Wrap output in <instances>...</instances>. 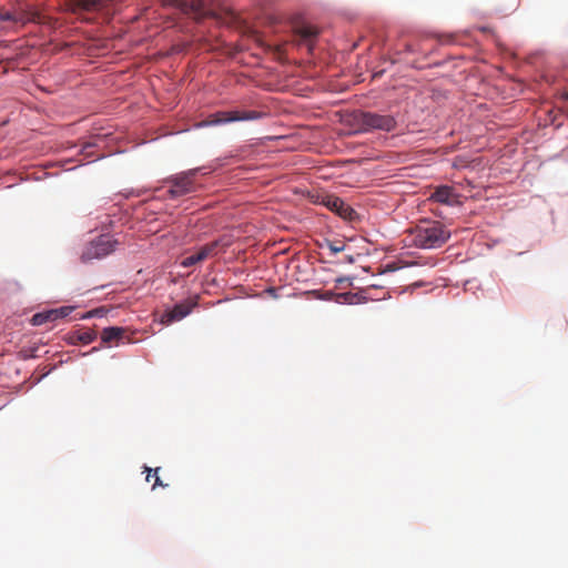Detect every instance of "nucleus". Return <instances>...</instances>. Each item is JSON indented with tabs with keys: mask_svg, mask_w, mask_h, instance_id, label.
I'll return each instance as SVG.
<instances>
[{
	"mask_svg": "<svg viewBox=\"0 0 568 568\" xmlns=\"http://www.w3.org/2000/svg\"><path fill=\"white\" fill-rule=\"evenodd\" d=\"M450 237V232L437 221H424L409 232V244L418 248H437Z\"/></svg>",
	"mask_w": 568,
	"mask_h": 568,
	"instance_id": "f257e3e1",
	"label": "nucleus"
},
{
	"mask_svg": "<svg viewBox=\"0 0 568 568\" xmlns=\"http://www.w3.org/2000/svg\"><path fill=\"white\" fill-rule=\"evenodd\" d=\"M358 131L371 132L374 130L390 132L395 130L397 122L394 116L374 112H358L354 115Z\"/></svg>",
	"mask_w": 568,
	"mask_h": 568,
	"instance_id": "f03ea898",
	"label": "nucleus"
},
{
	"mask_svg": "<svg viewBox=\"0 0 568 568\" xmlns=\"http://www.w3.org/2000/svg\"><path fill=\"white\" fill-rule=\"evenodd\" d=\"M263 116L258 111H220L209 115L204 121L200 122L197 126H210L217 124H225L234 121H252Z\"/></svg>",
	"mask_w": 568,
	"mask_h": 568,
	"instance_id": "7ed1b4c3",
	"label": "nucleus"
},
{
	"mask_svg": "<svg viewBox=\"0 0 568 568\" xmlns=\"http://www.w3.org/2000/svg\"><path fill=\"white\" fill-rule=\"evenodd\" d=\"M116 241L109 235H101L97 240L91 241L81 253V261L87 263L94 258H102L115 248Z\"/></svg>",
	"mask_w": 568,
	"mask_h": 568,
	"instance_id": "20e7f679",
	"label": "nucleus"
},
{
	"mask_svg": "<svg viewBox=\"0 0 568 568\" xmlns=\"http://www.w3.org/2000/svg\"><path fill=\"white\" fill-rule=\"evenodd\" d=\"M212 2L214 0H211ZM164 6H172L180 9L183 13L192 16L195 20H201L213 14L207 7V0H162Z\"/></svg>",
	"mask_w": 568,
	"mask_h": 568,
	"instance_id": "39448f33",
	"label": "nucleus"
},
{
	"mask_svg": "<svg viewBox=\"0 0 568 568\" xmlns=\"http://www.w3.org/2000/svg\"><path fill=\"white\" fill-rule=\"evenodd\" d=\"M196 169L189 170L168 179V183L171 184L169 190L170 195L172 197H179L194 192L195 186L193 179L196 174Z\"/></svg>",
	"mask_w": 568,
	"mask_h": 568,
	"instance_id": "423d86ee",
	"label": "nucleus"
},
{
	"mask_svg": "<svg viewBox=\"0 0 568 568\" xmlns=\"http://www.w3.org/2000/svg\"><path fill=\"white\" fill-rule=\"evenodd\" d=\"M196 298L197 297L185 300L184 302L174 305L173 308L165 311L161 316V323L169 325L187 316L197 305Z\"/></svg>",
	"mask_w": 568,
	"mask_h": 568,
	"instance_id": "0eeeda50",
	"label": "nucleus"
},
{
	"mask_svg": "<svg viewBox=\"0 0 568 568\" xmlns=\"http://www.w3.org/2000/svg\"><path fill=\"white\" fill-rule=\"evenodd\" d=\"M321 203L332 212H335L337 215L346 220H352L356 214L355 211L341 197L332 194L323 195Z\"/></svg>",
	"mask_w": 568,
	"mask_h": 568,
	"instance_id": "6e6552de",
	"label": "nucleus"
},
{
	"mask_svg": "<svg viewBox=\"0 0 568 568\" xmlns=\"http://www.w3.org/2000/svg\"><path fill=\"white\" fill-rule=\"evenodd\" d=\"M72 310L73 308L70 306H62L59 308L36 313L31 318V324L34 326H40L45 323L55 322L57 320L64 318L70 315Z\"/></svg>",
	"mask_w": 568,
	"mask_h": 568,
	"instance_id": "1a4fd4ad",
	"label": "nucleus"
},
{
	"mask_svg": "<svg viewBox=\"0 0 568 568\" xmlns=\"http://www.w3.org/2000/svg\"><path fill=\"white\" fill-rule=\"evenodd\" d=\"M0 20L2 21H13L16 23H27V22H42L41 16L37 11H28V10H18L14 12L6 11L0 9Z\"/></svg>",
	"mask_w": 568,
	"mask_h": 568,
	"instance_id": "9d476101",
	"label": "nucleus"
},
{
	"mask_svg": "<svg viewBox=\"0 0 568 568\" xmlns=\"http://www.w3.org/2000/svg\"><path fill=\"white\" fill-rule=\"evenodd\" d=\"M112 0H69V7L73 12L101 11L108 9Z\"/></svg>",
	"mask_w": 568,
	"mask_h": 568,
	"instance_id": "9b49d317",
	"label": "nucleus"
},
{
	"mask_svg": "<svg viewBox=\"0 0 568 568\" xmlns=\"http://www.w3.org/2000/svg\"><path fill=\"white\" fill-rule=\"evenodd\" d=\"M429 201H434L437 203L453 205L456 202V194L454 189L448 185H440L435 189V191L429 196Z\"/></svg>",
	"mask_w": 568,
	"mask_h": 568,
	"instance_id": "f8f14e48",
	"label": "nucleus"
},
{
	"mask_svg": "<svg viewBox=\"0 0 568 568\" xmlns=\"http://www.w3.org/2000/svg\"><path fill=\"white\" fill-rule=\"evenodd\" d=\"M292 28L294 34L306 43H311V41L314 40L318 34V30L307 23H293Z\"/></svg>",
	"mask_w": 568,
	"mask_h": 568,
	"instance_id": "ddd939ff",
	"label": "nucleus"
},
{
	"mask_svg": "<svg viewBox=\"0 0 568 568\" xmlns=\"http://www.w3.org/2000/svg\"><path fill=\"white\" fill-rule=\"evenodd\" d=\"M126 334V329L124 327L110 326L102 331L101 341L105 345H111V343L121 342Z\"/></svg>",
	"mask_w": 568,
	"mask_h": 568,
	"instance_id": "4468645a",
	"label": "nucleus"
},
{
	"mask_svg": "<svg viewBox=\"0 0 568 568\" xmlns=\"http://www.w3.org/2000/svg\"><path fill=\"white\" fill-rule=\"evenodd\" d=\"M97 338V334L92 329H87V331H75V332H72L70 335H69V343L70 344H90L92 343L94 339Z\"/></svg>",
	"mask_w": 568,
	"mask_h": 568,
	"instance_id": "2eb2a0df",
	"label": "nucleus"
},
{
	"mask_svg": "<svg viewBox=\"0 0 568 568\" xmlns=\"http://www.w3.org/2000/svg\"><path fill=\"white\" fill-rule=\"evenodd\" d=\"M229 246L230 243L229 242H224L222 239L221 240H215L213 242H210L205 245H203L199 251L202 255V258L203 260H206L207 257L210 256H213L214 254H216V250L219 246Z\"/></svg>",
	"mask_w": 568,
	"mask_h": 568,
	"instance_id": "dca6fc26",
	"label": "nucleus"
},
{
	"mask_svg": "<svg viewBox=\"0 0 568 568\" xmlns=\"http://www.w3.org/2000/svg\"><path fill=\"white\" fill-rule=\"evenodd\" d=\"M229 246L230 243L229 242H224L222 239L221 240H215L213 242H210L205 245H203L199 251L202 255V258L203 260H206L207 257L210 256H213L214 254H216V250L219 246Z\"/></svg>",
	"mask_w": 568,
	"mask_h": 568,
	"instance_id": "f3484780",
	"label": "nucleus"
},
{
	"mask_svg": "<svg viewBox=\"0 0 568 568\" xmlns=\"http://www.w3.org/2000/svg\"><path fill=\"white\" fill-rule=\"evenodd\" d=\"M202 261H204V260L202 258L200 251H197L196 253L191 254L190 256H186L185 258H183L181 261V266L191 267Z\"/></svg>",
	"mask_w": 568,
	"mask_h": 568,
	"instance_id": "a211bd4d",
	"label": "nucleus"
},
{
	"mask_svg": "<svg viewBox=\"0 0 568 568\" xmlns=\"http://www.w3.org/2000/svg\"><path fill=\"white\" fill-rule=\"evenodd\" d=\"M328 246L333 254H337L344 250V244L341 241L332 242Z\"/></svg>",
	"mask_w": 568,
	"mask_h": 568,
	"instance_id": "6ab92c4d",
	"label": "nucleus"
},
{
	"mask_svg": "<svg viewBox=\"0 0 568 568\" xmlns=\"http://www.w3.org/2000/svg\"><path fill=\"white\" fill-rule=\"evenodd\" d=\"M160 468L156 467L153 471H154V477H155V480H154V484L152 486V489H154L155 487L160 486V487H166L168 485L166 484H163L162 480L160 479L158 473H159Z\"/></svg>",
	"mask_w": 568,
	"mask_h": 568,
	"instance_id": "aec40b11",
	"label": "nucleus"
},
{
	"mask_svg": "<svg viewBox=\"0 0 568 568\" xmlns=\"http://www.w3.org/2000/svg\"><path fill=\"white\" fill-rule=\"evenodd\" d=\"M103 314V310L102 308H97V310H93V311H90L88 312L83 318H90V317H94V316H101Z\"/></svg>",
	"mask_w": 568,
	"mask_h": 568,
	"instance_id": "412c9836",
	"label": "nucleus"
},
{
	"mask_svg": "<svg viewBox=\"0 0 568 568\" xmlns=\"http://www.w3.org/2000/svg\"><path fill=\"white\" fill-rule=\"evenodd\" d=\"M92 146H93V144H91V143H87V144L83 146V152H85L87 154H91L88 150H89L90 148H92Z\"/></svg>",
	"mask_w": 568,
	"mask_h": 568,
	"instance_id": "4be33fe9",
	"label": "nucleus"
},
{
	"mask_svg": "<svg viewBox=\"0 0 568 568\" xmlns=\"http://www.w3.org/2000/svg\"><path fill=\"white\" fill-rule=\"evenodd\" d=\"M144 468H145V471H148V475H146V481H150V477H151V471H152V469H151V468H149V467H146V466H145Z\"/></svg>",
	"mask_w": 568,
	"mask_h": 568,
	"instance_id": "5701e85b",
	"label": "nucleus"
}]
</instances>
